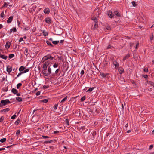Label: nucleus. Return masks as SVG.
Instances as JSON below:
<instances>
[{"label":"nucleus","instance_id":"nucleus-33","mask_svg":"<svg viewBox=\"0 0 154 154\" xmlns=\"http://www.w3.org/2000/svg\"><path fill=\"white\" fill-rule=\"evenodd\" d=\"M22 84L21 83H19L17 85V89H19L21 86Z\"/></svg>","mask_w":154,"mask_h":154},{"label":"nucleus","instance_id":"nucleus-21","mask_svg":"<svg viewBox=\"0 0 154 154\" xmlns=\"http://www.w3.org/2000/svg\"><path fill=\"white\" fill-rule=\"evenodd\" d=\"M130 57V54H127L126 56H125L123 58V60H125L128 59Z\"/></svg>","mask_w":154,"mask_h":154},{"label":"nucleus","instance_id":"nucleus-49","mask_svg":"<svg viewBox=\"0 0 154 154\" xmlns=\"http://www.w3.org/2000/svg\"><path fill=\"white\" fill-rule=\"evenodd\" d=\"M50 143V142H49V141H45L44 142V144H47V143Z\"/></svg>","mask_w":154,"mask_h":154},{"label":"nucleus","instance_id":"nucleus-10","mask_svg":"<svg viewBox=\"0 0 154 154\" xmlns=\"http://www.w3.org/2000/svg\"><path fill=\"white\" fill-rule=\"evenodd\" d=\"M11 43L9 42H7L5 45V48L6 49H8L10 47Z\"/></svg>","mask_w":154,"mask_h":154},{"label":"nucleus","instance_id":"nucleus-3","mask_svg":"<svg viewBox=\"0 0 154 154\" xmlns=\"http://www.w3.org/2000/svg\"><path fill=\"white\" fill-rule=\"evenodd\" d=\"M96 134V132L94 131H93V132L91 133L90 137L92 140H93L94 139V136H95Z\"/></svg>","mask_w":154,"mask_h":154},{"label":"nucleus","instance_id":"nucleus-44","mask_svg":"<svg viewBox=\"0 0 154 154\" xmlns=\"http://www.w3.org/2000/svg\"><path fill=\"white\" fill-rule=\"evenodd\" d=\"M69 108V106H66V108H65V110L66 111V112L68 111Z\"/></svg>","mask_w":154,"mask_h":154},{"label":"nucleus","instance_id":"nucleus-13","mask_svg":"<svg viewBox=\"0 0 154 154\" xmlns=\"http://www.w3.org/2000/svg\"><path fill=\"white\" fill-rule=\"evenodd\" d=\"M118 70L120 74H122L124 72V69L122 68H119Z\"/></svg>","mask_w":154,"mask_h":154},{"label":"nucleus","instance_id":"nucleus-56","mask_svg":"<svg viewBox=\"0 0 154 154\" xmlns=\"http://www.w3.org/2000/svg\"><path fill=\"white\" fill-rule=\"evenodd\" d=\"M144 71L145 72H147L148 71V69L147 68H145L144 69Z\"/></svg>","mask_w":154,"mask_h":154},{"label":"nucleus","instance_id":"nucleus-6","mask_svg":"<svg viewBox=\"0 0 154 154\" xmlns=\"http://www.w3.org/2000/svg\"><path fill=\"white\" fill-rule=\"evenodd\" d=\"M100 75L103 78H105L109 75L108 73H104L100 72Z\"/></svg>","mask_w":154,"mask_h":154},{"label":"nucleus","instance_id":"nucleus-42","mask_svg":"<svg viewBox=\"0 0 154 154\" xmlns=\"http://www.w3.org/2000/svg\"><path fill=\"white\" fill-rule=\"evenodd\" d=\"M57 107H58V104H55L54 106V109L56 110L57 109Z\"/></svg>","mask_w":154,"mask_h":154},{"label":"nucleus","instance_id":"nucleus-52","mask_svg":"<svg viewBox=\"0 0 154 154\" xmlns=\"http://www.w3.org/2000/svg\"><path fill=\"white\" fill-rule=\"evenodd\" d=\"M22 74H23V72H20V73H19L17 75V77H19V76H20Z\"/></svg>","mask_w":154,"mask_h":154},{"label":"nucleus","instance_id":"nucleus-31","mask_svg":"<svg viewBox=\"0 0 154 154\" xmlns=\"http://www.w3.org/2000/svg\"><path fill=\"white\" fill-rule=\"evenodd\" d=\"M52 42L53 44L56 45L58 44L59 42V41H52Z\"/></svg>","mask_w":154,"mask_h":154},{"label":"nucleus","instance_id":"nucleus-37","mask_svg":"<svg viewBox=\"0 0 154 154\" xmlns=\"http://www.w3.org/2000/svg\"><path fill=\"white\" fill-rule=\"evenodd\" d=\"M45 21L46 23L48 24L51 23V20H45Z\"/></svg>","mask_w":154,"mask_h":154},{"label":"nucleus","instance_id":"nucleus-35","mask_svg":"<svg viewBox=\"0 0 154 154\" xmlns=\"http://www.w3.org/2000/svg\"><path fill=\"white\" fill-rule=\"evenodd\" d=\"M65 122L66 124L67 125H69V120L68 119H66L65 120Z\"/></svg>","mask_w":154,"mask_h":154},{"label":"nucleus","instance_id":"nucleus-63","mask_svg":"<svg viewBox=\"0 0 154 154\" xmlns=\"http://www.w3.org/2000/svg\"><path fill=\"white\" fill-rule=\"evenodd\" d=\"M23 41V38L22 37H21L20 38V39L19 40V42H21Z\"/></svg>","mask_w":154,"mask_h":154},{"label":"nucleus","instance_id":"nucleus-11","mask_svg":"<svg viewBox=\"0 0 154 154\" xmlns=\"http://www.w3.org/2000/svg\"><path fill=\"white\" fill-rule=\"evenodd\" d=\"M7 99L5 100H2L1 101V103L3 105L5 106L7 104Z\"/></svg>","mask_w":154,"mask_h":154},{"label":"nucleus","instance_id":"nucleus-4","mask_svg":"<svg viewBox=\"0 0 154 154\" xmlns=\"http://www.w3.org/2000/svg\"><path fill=\"white\" fill-rule=\"evenodd\" d=\"M107 14L111 18H113V15L112 12L111 11H109L107 12Z\"/></svg>","mask_w":154,"mask_h":154},{"label":"nucleus","instance_id":"nucleus-41","mask_svg":"<svg viewBox=\"0 0 154 154\" xmlns=\"http://www.w3.org/2000/svg\"><path fill=\"white\" fill-rule=\"evenodd\" d=\"M132 4L133 5V6L135 7L137 6V4L135 3V2L134 1H132L131 2Z\"/></svg>","mask_w":154,"mask_h":154},{"label":"nucleus","instance_id":"nucleus-53","mask_svg":"<svg viewBox=\"0 0 154 154\" xmlns=\"http://www.w3.org/2000/svg\"><path fill=\"white\" fill-rule=\"evenodd\" d=\"M84 71L83 70H82L81 72V75H82L84 73Z\"/></svg>","mask_w":154,"mask_h":154},{"label":"nucleus","instance_id":"nucleus-28","mask_svg":"<svg viewBox=\"0 0 154 154\" xmlns=\"http://www.w3.org/2000/svg\"><path fill=\"white\" fill-rule=\"evenodd\" d=\"M48 75H49L51 72V68L50 67V66L48 67Z\"/></svg>","mask_w":154,"mask_h":154},{"label":"nucleus","instance_id":"nucleus-1","mask_svg":"<svg viewBox=\"0 0 154 154\" xmlns=\"http://www.w3.org/2000/svg\"><path fill=\"white\" fill-rule=\"evenodd\" d=\"M51 61L50 60H48L47 61H46L43 65V67L42 68V69H47V67L48 65L50 63Z\"/></svg>","mask_w":154,"mask_h":154},{"label":"nucleus","instance_id":"nucleus-62","mask_svg":"<svg viewBox=\"0 0 154 154\" xmlns=\"http://www.w3.org/2000/svg\"><path fill=\"white\" fill-rule=\"evenodd\" d=\"M153 34H152V36H151L150 37V40H152L153 39Z\"/></svg>","mask_w":154,"mask_h":154},{"label":"nucleus","instance_id":"nucleus-57","mask_svg":"<svg viewBox=\"0 0 154 154\" xmlns=\"http://www.w3.org/2000/svg\"><path fill=\"white\" fill-rule=\"evenodd\" d=\"M12 20H7V23H10L11 21H12Z\"/></svg>","mask_w":154,"mask_h":154},{"label":"nucleus","instance_id":"nucleus-12","mask_svg":"<svg viewBox=\"0 0 154 154\" xmlns=\"http://www.w3.org/2000/svg\"><path fill=\"white\" fill-rule=\"evenodd\" d=\"M48 60V58L47 57V56H44L41 62L42 63L44 62L45 61L47 60Z\"/></svg>","mask_w":154,"mask_h":154},{"label":"nucleus","instance_id":"nucleus-59","mask_svg":"<svg viewBox=\"0 0 154 154\" xmlns=\"http://www.w3.org/2000/svg\"><path fill=\"white\" fill-rule=\"evenodd\" d=\"M4 16V14L3 12H2L1 13V16L3 17Z\"/></svg>","mask_w":154,"mask_h":154},{"label":"nucleus","instance_id":"nucleus-29","mask_svg":"<svg viewBox=\"0 0 154 154\" xmlns=\"http://www.w3.org/2000/svg\"><path fill=\"white\" fill-rule=\"evenodd\" d=\"M6 138H3V139H1L0 140V142L1 143H4L6 141Z\"/></svg>","mask_w":154,"mask_h":154},{"label":"nucleus","instance_id":"nucleus-9","mask_svg":"<svg viewBox=\"0 0 154 154\" xmlns=\"http://www.w3.org/2000/svg\"><path fill=\"white\" fill-rule=\"evenodd\" d=\"M114 14L118 17H120L121 16L119 12L117 11H115L114 12Z\"/></svg>","mask_w":154,"mask_h":154},{"label":"nucleus","instance_id":"nucleus-39","mask_svg":"<svg viewBox=\"0 0 154 154\" xmlns=\"http://www.w3.org/2000/svg\"><path fill=\"white\" fill-rule=\"evenodd\" d=\"M14 56V55L13 54H10L9 55L8 57L10 58H11L13 57Z\"/></svg>","mask_w":154,"mask_h":154},{"label":"nucleus","instance_id":"nucleus-24","mask_svg":"<svg viewBox=\"0 0 154 154\" xmlns=\"http://www.w3.org/2000/svg\"><path fill=\"white\" fill-rule=\"evenodd\" d=\"M10 110V109L9 108H6L1 110V112H8Z\"/></svg>","mask_w":154,"mask_h":154},{"label":"nucleus","instance_id":"nucleus-23","mask_svg":"<svg viewBox=\"0 0 154 154\" xmlns=\"http://www.w3.org/2000/svg\"><path fill=\"white\" fill-rule=\"evenodd\" d=\"M113 64L115 66V67H117L119 66V63L116 61H114L113 63Z\"/></svg>","mask_w":154,"mask_h":154},{"label":"nucleus","instance_id":"nucleus-27","mask_svg":"<svg viewBox=\"0 0 154 154\" xmlns=\"http://www.w3.org/2000/svg\"><path fill=\"white\" fill-rule=\"evenodd\" d=\"M94 88V87H92L90 88L87 91V92H91Z\"/></svg>","mask_w":154,"mask_h":154},{"label":"nucleus","instance_id":"nucleus-45","mask_svg":"<svg viewBox=\"0 0 154 154\" xmlns=\"http://www.w3.org/2000/svg\"><path fill=\"white\" fill-rule=\"evenodd\" d=\"M16 117V115L15 114H14L11 117V119H14Z\"/></svg>","mask_w":154,"mask_h":154},{"label":"nucleus","instance_id":"nucleus-8","mask_svg":"<svg viewBox=\"0 0 154 154\" xmlns=\"http://www.w3.org/2000/svg\"><path fill=\"white\" fill-rule=\"evenodd\" d=\"M44 13L46 14H48L50 13L49 9L48 8H46L44 10Z\"/></svg>","mask_w":154,"mask_h":154},{"label":"nucleus","instance_id":"nucleus-43","mask_svg":"<svg viewBox=\"0 0 154 154\" xmlns=\"http://www.w3.org/2000/svg\"><path fill=\"white\" fill-rule=\"evenodd\" d=\"M86 128L85 126L81 127L80 128V130L82 131H83Z\"/></svg>","mask_w":154,"mask_h":154},{"label":"nucleus","instance_id":"nucleus-25","mask_svg":"<svg viewBox=\"0 0 154 154\" xmlns=\"http://www.w3.org/2000/svg\"><path fill=\"white\" fill-rule=\"evenodd\" d=\"M28 54V49L27 48H26L24 51V54L26 56H27Z\"/></svg>","mask_w":154,"mask_h":154},{"label":"nucleus","instance_id":"nucleus-54","mask_svg":"<svg viewBox=\"0 0 154 154\" xmlns=\"http://www.w3.org/2000/svg\"><path fill=\"white\" fill-rule=\"evenodd\" d=\"M40 91H38V92H37L36 94V95H37V96H38L40 94Z\"/></svg>","mask_w":154,"mask_h":154},{"label":"nucleus","instance_id":"nucleus-26","mask_svg":"<svg viewBox=\"0 0 154 154\" xmlns=\"http://www.w3.org/2000/svg\"><path fill=\"white\" fill-rule=\"evenodd\" d=\"M20 122V119H18L16 121L14 124L15 125H18V124Z\"/></svg>","mask_w":154,"mask_h":154},{"label":"nucleus","instance_id":"nucleus-48","mask_svg":"<svg viewBox=\"0 0 154 154\" xmlns=\"http://www.w3.org/2000/svg\"><path fill=\"white\" fill-rule=\"evenodd\" d=\"M20 133V131L19 130H18L17 131L16 134L18 136Z\"/></svg>","mask_w":154,"mask_h":154},{"label":"nucleus","instance_id":"nucleus-19","mask_svg":"<svg viewBox=\"0 0 154 154\" xmlns=\"http://www.w3.org/2000/svg\"><path fill=\"white\" fill-rule=\"evenodd\" d=\"M46 43L48 45L51 47H54V45L51 43V42L48 41H46Z\"/></svg>","mask_w":154,"mask_h":154},{"label":"nucleus","instance_id":"nucleus-30","mask_svg":"<svg viewBox=\"0 0 154 154\" xmlns=\"http://www.w3.org/2000/svg\"><path fill=\"white\" fill-rule=\"evenodd\" d=\"M29 68H28L26 69H25L23 71H22L23 73H26L29 72Z\"/></svg>","mask_w":154,"mask_h":154},{"label":"nucleus","instance_id":"nucleus-2","mask_svg":"<svg viewBox=\"0 0 154 154\" xmlns=\"http://www.w3.org/2000/svg\"><path fill=\"white\" fill-rule=\"evenodd\" d=\"M97 20H94V22L92 23L93 24H94V27L93 29V30L96 29L98 27V21H97Z\"/></svg>","mask_w":154,"mask_h":154},{"label":"nucleus","instance_id":"nucleus-15","mask_svg":"<svg viewBox=\"0 0 154 154\" xmlns=\"http://www.w3.org/2000/svg\"><path fill=\"white\" fill-rule=\"evenodd\" d=\"M146 82L149 85H151L152 86H153V87H154V83L152 82L151 81H147Z\"/></svg>","mask_w":154,"mask_h":154},{"label":"nucleus","instance_id":"nucleus-17","mask_svg":"<svg viewBox=\"0 0 154 154\" xmlns=\"http://www.w3.org/2000/svg\"><path fill=\"white\" fill-rule=\"evenodd\" d=\"M0 57L5 60L7 59L8 57L7 56H5V55L0 54Z\"/></svg>","mask_w":154,"mask_h":154},{"label":"nucleus","instance_id":"nucleus-32","mask_svg":"<svg viewBox=\"0 0 154 154\" xmlns=\"http://www.w3.org/2000/svg\"><path fill=\"white\" fill-rule=\"evenodd\" d=\"M42 137L43 138H44V139H50L51 138V137H48V136H45V135H42Z\"/></svg>","mask_w":154,"mask_h":154},{"label":"nucleus","instance_id":"nucleus-47","mask_svg":"<svg viewBox=\"0 0 154 154\" xmlns=\"http://www.w3.org/2000/svg\"><path fill=\"white\" fill-rule=\"evenodd\" d=\"M153 147V145H150V146L149 148V150H151V149Z\"/></svg>","mask_w":154,"mask_h":154},{"label":"nucleus","instance_id":"nucleus-51","mask_svg":"<svg viewBox=\"0 0 154 154\" xmlns=\"http://www.w3.org/2000/svg\"><path fill=\"white\" fill-rule=\"evenodd\" d=\"M29 29V28L28 26L27 27H25L24 28L23 30L24 31H26L27 30H28Z\"/></svg>","mask_w":154,"mask_h":154},{"label":"nucleus","instance_id":"nucleus-38","mask_svg":"<svg viewBox=\"0 0 154 154\" xmlns=\"http://www.w3.org/2000/svg\"><path fill=\"white\" fill-rule=\"evenodd\" d=\"M67 96H66L61 101V102H63L67 100Z\"/></svg>","mask_w":154,"mask_h":154},{"label":"nucleus","instance_id":"nucleus-22","mask_svg":"<svg viewBox=\"0 0 154 154\" xmlns=\"http://www.w3.org/2000/svg\"><path fill=\"white\" fill-rule=\"evenodd\" d=\"M16 100H17L18 102H20L22 101V98L20 97H17L16 98Z\"/></svg>","mask_w":154,"mask_h":154},{"label":"nucleus","instance_id":"nucleus-18","mask_svg":"<svg viewBox=\"0 0 154 154\" xmlns=\"http://www.w3.org/2000/svg\"><path fill=\"white\" fill-rule=\"evenodd\" d=\"M48 59L53 60L54 57L51 56V54H49L46 55Z\"/></svg>","mask_w":154,"mask_h":154},{"label":"nucleus","instance_id":"nucleus-36","mask_svg":"<svg viewBox=\"0 0 154 154\" xmlns=\"http://www.w3.org/2000/svg\"><path fill=\"white\" fill-rule=\"evenodd\" d=\"M86 97L85 96L82 97L81 99V101L83 102L85 100Z\"/></svg>","mask_w":154,"mask_h":154},{"label":"nucleus","instance_id":"nucleus-5","mask_svg":"<svg viewBox=\"0 0 154 154\" xmlns=\"http://www.w3.org/2000/svg\"><path fill=\"white\" fill-rule=\"evenodd\" d=\"M12 67H10V66L8 65L7 67V71L9 74L12 70Z\"/></svg>","mask_w":154,"mask_h":154},{"label":"nucleus","instance_id":"nucleus-60","mask_svg":"<svg viewBox=\"0 0 154 154\" xmlns=\"http://www.w3.org/2000/svg\"><path fill=\"white\" fill-rule=\"evenodd\" d=\"M59 131H54V133L55 134H57L59 133Z\"/></svg>","mask_w":154,"mask_h":154},{"label":"nucleus","instance_id":"nucleus-7","mask_svg":"<svg viewBox=\"0 0 154 154\" xmlns=\"http://www.w3.org/2000/svg\"><path fill=\"white\" fill-rule=\"evenodd\" d=\"M43 74L46 76H48L49 75L48 73L47 72V69H42Z\"/></svg>","mask_w":154,"mask_h":154},{"label":"nucleus","instance_id":"nucleus-34","mask_svg":"<svg viewBox=\"0 0 154 154\" xmlns=\"http://www.w3.org/2000/svg\"><path fill=\"white\" fill-rule=\"evenodd\" d=\"M43 35L44 36H46L48 35V33L44 31H43Z\"/></svg>","mask_w":154,"mask_h":154},{"label":"nucleus","instance_id":"nucleus-61","mask_svg":"<svg viewBox=\"0 0 154 154\" xmlns=\"http://www.w3.org/2000/svg\"><path fill=\"white\" fill-rule=\"evenodd\" d=\"M7 104L8 103H11V102H10L8 99H7Z\"/></svg>","mask_w":154,"mask_h":154},{"label":"nucleus","instance_id":"nucleus-20","mask_svg":"<svg viewBox=\"0 0 154 154\" xmlns=\"http://www.w3.org/2000/svg\"><path fill=\"white\" fill-rule=\"evenodd\" d=\"M12 30L14 32H17V29L15 27H14L12 29H10V33H11L12 32Z\"/></svg>","mask_w":154,"mask_h":154},{"label":"nucleus","instance_id":"nucleus-55","mask_svg":"<svg viewBox=\"0 0 154 154\" xmlns=\"http://www.w3.org/2000/svg\"><path fill=\"white\" fill-rule=\"evenodd\" d=\"M43 88L44 89H46L49 88V86L45 85L43 86Z\"/></svg>","mask_w":154,"mask_h":154},{"label":"nucleus","instance_id":"nucleus-14","mask_svg":"<svg viewBox=\"0 0 154 154\" xmlns=\"http://www.w3.org/2000/svg\"><path fill=\"white\" fill-rule=\"evenodd\" d=\"M25 69V67L23 66H21L19 68V71L20 72L23 71Z\"/></svg>","mask_w":154,"mask_h":154},{"label":"nucleus","instance_id":"nucleus-16","mask_svg":"<svg viewBox=\"0 0 154 154\" xmlns=\"http://www.w3.org/2000/svg\"><path fill=\"white\" fill-rule=\"evenodd\" d=\"M12 92L14 94H16L18 92L17 90L15 88H12L11 90Z\"/></svg>","mask_w":154,"mask_h":154},{"label":"nucleus","instance_id":"nucleus-40","mask_svg":"<svg viewBox=\"0 0 154 154\" xmlns=\"http://www.w3.org/2000/svg\"><path fill=\"white\" fill-rule=\"evenodd\" d=\"M48 100L47 99H44L42 100H41V102L45 103H46L48 102Z\"/></svg>","mask_w":154,"mask_h":154},{"label":"nucleus","instance_id":"nucleus-58","mask_svg":"<svg viewBox=\"0 0 154 154\" xmlns=\"http://www.w3.org/2000/svg\"><path fill=\"white\" fill-rule=\"evenodd\" d=\"M7 77V76H6L5 77H3L2 78V81H5Z\"/></svg>","mask_w":154,"mask_h":154},{"label":"nucleus","instance_id":"nucleus-64","mask_svg":"<svg viewBox=\"0 0 154 154\" xmlns=\"http://www.w3.org/2000/svg\"><path fill=\"white\" fill-rule=\"evenodd\" d=\"M143 77L144 78H147L148 77V76L147 75H144V76H143Z\"/></svg>","mask_w":154,"mask_h":154},{"label":"nucleus","instance_id":"nucleus-46","mask_svg":"<svg viewBox=\"0 0 154 154\" xmlns=\"http://www.w3.org/2000/svg\"><path fill=\"white\" fill-rule=\"evenodd\" d=\"M4 119V117L3 116H2L0 118V122H2L3 121Z\"/></svg>","mask_w":154,"mask_h":154},{"label":"nucleus","instance_id":"nucleus-50","mask_svg":"<svg viewBox=\"0 0 154 154\" xmlns=\"http://www.w3.org/2000/svg\"><path fill=\"white\" fill-rule=\"evenodd\" d=\"M58 66V64H56V63H54L53 65V67L54 68H56Z\"/></svg>","mask_w":154,"mask_h":154}]
</instances>
